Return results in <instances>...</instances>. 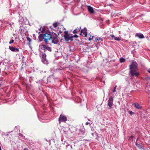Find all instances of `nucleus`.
<instances>
[{
    "label": "nucleus",
    "mask_w": 150,
    "mask_h": 150,
    "mask_svg": "<svg viewBox=\"0 0 150 150\" xmlns=\"http://www.w3.org/2000/svg\"><path fill=\"white\" fill-rule=\"evenodd\" d=\"M117 85L115 86L114 87V88L112 91V92L113 93H114L116 91V89L117 88Z\"/></svg>",
    "instance_id": "22"
},
{
    "label": "nucleus",
    "mask_w": 150,
    "mask_h": 150,
    "mask_svg": "<svg viewBox=\"0 0 150 150\" xmlns=\"http://www.w3.org/2000/svg\"><path fill=\"white\" fill-rule=\"evenodd\" d=\"M58 36L56 35L52 36L51 39H52V42L54 44H57L59 42Z\"/></svg>",
    "instance_id": "3"
},
{
    "label": "nucleus",
    "mask_w": 150,
    "mask_h": 150,
    "mask_svg": "<svg viewBox=\"0 0 150 150\" xmlns=\"http://www.w3.org/2000/svg\"><path fill=\"white\" fill-rule=\"evenodd\" d=\"M18 135L19 136H21V137H24V136H23V134H21V133H19V134H18Z\"/></svg>",
    "instance_id": "29"
},
{
    "label": "nucleus",
    "mask_w": 150,
    "mask_h": 150,
    "mask_svg": "<svg viewBox=\"0 0 150 150\" xmlns=\"http://www.w3.org/2000/svg\"><path fill=\"white\" fill-rule=\"evenodd\" d=\"M138 140V138L137 139V140H136V142H137V141Z\"/></svg>",
    "instance_id": "39"
},
{
    "label": "nucleus",
    "mask_w": 150,
    "mask_h": 150,
    "mask_svg": "<svg viewBox=\"0 0 150 150\" xmlns=\"http://www.w3.org/2000/svg\"><path fill=\"white\" fill-rule=\"evenodd\" d=\"M72 35L71 34V36H70V37L69 38V40H70L71 41H72L73 40V37L72 36Z\"/></svg>",
    "instance_id": "25"
},
{
    "label": "nucleus",
    "mask_w": 150,
    "mask_h": 150,
    "mask_svg": "<svg viewBox=\"0 0 150 150\" xmlns=\"http://www.w3.org/2000/svg\"><path fill=\"white\" fill-rule=\"evenodd\" d=\"M129 114L131 115H133L134 114V113L132 112V111H130L129 112Z\"/></svg>",
    "instance_id": "30"
},
{
    "label": "nucleus",
    "mask_w": 150,
    "mask_h": 150,
    "mask_svg": "<svg viewBox=\"0 0 150 150\" xmlns=\"http://www.w3.org/2000/svg\"><path fill=\"white\" fill-rule=\"evenodd\" d=\"M138 64L136 62L134 61L129 65L130 72L132 76H137L139 73L137 72Z\"/></svg>",
    "instance_id": "1"
},
{
    "label": "nucleus",
    "mask_w": 150,
    "mask_h": 150,
    "mask_svg": "<svg viewBox=\"0 0 150 150\" xmlns=\"http://www.w3.org/2000/svg\"><path fill=\"white\" fill-rule=\"evenodd\" d=\"M98 39V40H101L102 41V39L101 38H99Z\"/></svg>",
    "instance_id": "36"
},
{
    "label": "nucleus",
    "mask_w": 150,
    "mask_h": 150,
    "mask_svg": "<svg viewBox=\"0 0 150 150\" xmlns=\"http://www.w3.org/2000/svg\"><path fill=\"white\" fill-rule=\"evenodd\" d=\"M14 40H13V39L11 40L9 42V43L10 44H12L14 42Z\"/></svg>",
    "instance_id": "24"
},
{
    "label": "nucleus",
    "mask_w": 150,
    "mask_h": 150,
    "mask_svg": "<svg viewBox=\"0 0 150 150\" xmlns=\"http://www.w3.org/2000/svg\"><path fill=\"white\" fill-rule=\"evenodd\" d=\"M46 46L43 44H41L39 46V50H44V52L46 51L45 50Z\"/></svg>",
    "instance_id": "10"
},
{
    "label": "nucleus",
    "mask_w": 150,
    "mask_h": 150,
    "mask_svg": "<svg viewBox=\"0 0 150 150\" xmlns=\"http://www.w3.org/2000/svg\"><path fill=\"white\" fill-rule=\"evenodd\" d=\"M27 40L29 41V42H31V39L29 37L27 38Z\"/></svg>",
    "instance_id": "23"
},
{
    "label": "nucleus",
    "mask_w": 150,
    "mask_h": 150,
    "mask_svg": "<svg viewBox=\"0 0 150 150\" xmlns=\"http://www.w3.org/2000/svg\"><path fill=\"white\" fill-rule=\"evenodd\" d=\"M52 71V70H51L50 71V72H51Z\"/></svg>",
    "instance_id": "42"
},
{
    "label": "nucleus",
    "mask_w": 150,
    "mask_h": 150,
    "mask_svg": "<svg viewBox=\"0 0 150 150\" xmlns=\"http://www.w3.org/2000/svg\"><path fill=\"white\" fill-rule=\"evenodd\" d=\"M93 36H92V38H91L90 37L89 38V40H92L93 39Z\"/></svg>",
    "instance_id": "31"
},
{
    "label": "nucleus",
    "mask_w": 150,
    "mask_h": 150,
    "mask_svg": "<svg viewBox=\"0 0 150 150\" xmlns=\"http://www.w3.org/2000/svg\"><path fill=\"white\" fill-rule=\"evenodd\" d=\"M94 39V41L95 42H97V41L98 40V39L97 38H95Z\"/></svg>",
    "instance_id": "27"
},
{
    "label": "nucleus",
    "mask_w": 150,
    "mask_h": 150,
    "mask_svg": "<svg viewBox=\"0 0 150 150\" xmlns=\"http://www.w3.org/2000/svg\"><path fill=\"white\" fill-rule=\"evenodd\" d=\"M136 145L137 147L141 149L142 148V147L141 145H140L139 144H137V142H135Z\"/></svg>",
    "instance_id": "18"
},
{
    "label": "nucleus",
    "mask_w": 150,
    "mask_h": 150,
    "mask_svg": "<svg viewBox=\"0 0 150 150\" xmlns=\"http://www.w3.org/2000/svg\"><path fill=\"white\" fill-rule=\"evenodd\" d=\"M57 23L55 22L53 24V26L55 28H56L57 26Z\"/></svg>",
    "instance_id": "20"
},
{
    "label": "nucleus",
    "mask_w": 150,
    "mask_h": 150,
    "mask_svg": "<svg viewBox=\"0 0 150 150\" xmlns=\"http://www.w3.org/2000/svg\"><path fill=\"white\" fill-rule=\"evenodd\" d=\"M9 49L12 51L13 52H18L19 51V50L18 48H16L13 46H9Z\"/></svg>",
    "instance_id": "8"
},
{
    "label": "nucleus",
    "mask_w": 150,
    "mask_h": 150,
    "mask_svg": "<svg viewBox=\"0 0 150 150\" xmlns=\"http://www.w3.org/2000/svg\"><path fill=\"white\" fill-rule=\"evenodd\" d=\"M74 38H78V36L77 35H75L73 36H72Z\"/></svg>",
    "instance_id": "28"
},
{
    "label": "nucleus",
    "mask_w": 150,
    "mask_h": 150,
    "mask_svg": "<svg viewBox=\"0 0 150 150\" xmlns=\"http://www.w3.org/2000/svg\"><path fill=\"white\" fill-rule=\"evenodd\" d=\"M87 8L89 12L91 13H94V10L93 8L92 7L88 6H87Z\"/></svg>",
    "instance_id": "12"
},
{
    "label": "nucleus",
    "mask_w": 150,
    "mask_h": 150,
    "mask_svg": "<svg viewBox=\"0 0 150 150\" xmlns=\"http://www.w3.org/2000/svg\"><path fill=\"white\" fill-rule=\"evenodd\" d=\"M134 107L137 109H141L142 108V107L141 105L138 103H134L133 104Z\"/></svg>",
    "instance_id": "9"
},
{
    "label": "nucleus",
    "mask_w": 150,
    "mask_h": 150,
    "mask_svg": "<svg viewBox=\"0 0 150 150\" xmlns=\"http://www.w3.org/2000/svg\"><path fill=\"white\" fill-rule=\"evenodd\" d=\"M67 120V118L66 116L62 115H61L59 117V123L61 122H65Z\"/></svg>",
    "instance_id": "5"
},
{
    "label": "nucleus",
    "mask_w": 150,
    "mask_h": 150,
    "mask_svg": "<svg viewBox=\"0 0 150 150\" xmlns=\"http://www.w3.org/2000/svg\"><path fill=\"white\" fill-rule=\"evenodd\" d=\"M94 134H95L96 135V136H97L98 137V135L97 134L94 133H92V135L93 136V135Z\"/></svg>",
    "instance_id": "32"
},
{
    "label": "nucleus",
    "mask_w": 150,
    "mask_h": 150,
    "mask_svg": "<svg viewBox=\"0 0 150 150\" xmlns=\"http://www.w3.org/2000/svg\"><path fill=\"white\" fill-rule=\"evenodd\" d=\"M38 38L39 40L40 41H41L43 40V39H44V36L43 34H40Z\"/></svg>",
    "instance_id": "14"
},
{
    "label": "nucleus",
    "mask_w": 150,
    "mask_h": 150,
    "mask_svg": "<svg viewBox=\"0 0 150 150\" xmlns=\"http://www.w3.org/2000/svg\"><path fill=\"white\" fill-rule=\"evenodd\" d=\"M46 55L45 54H42V61L44 64H47L48 62L46 58Z\"/></svg>",
    "instance_id": "6"
},
{
    "label": "nucleus",
    "mask_w": 150,
    "mask_h": 150,
    "mask_svg": "<svg viewBox=\"0 0 150 150\" xmlns=\"http://www.w3.org/2000/svg\"><path fill=\"white\" fill-rule=\"evenodd\" d=\"M134 137L133 136H131L130 137H129V141H132Z\"/></svg>",
    "instance_id": "21"
},
{
    "label": "nucleus",
    "mask_w": 150,
    "mask_h": 150,
    "mask_svg": "<svg viewBox=\"0 0 150 150\" xmlns=\"http://www.w3.org/2000/svg\"><path fill=\"white\" fill-rule=\"evenodd\" d=\"M69 51H70V52H72L73 51V50H71V49H70V50H69Z\"/></svg>",
    "instance_id": "35"
},
{
    "label": "nucleus",
    "mask_w": 150,
    "mask_h": 150,
    "mask_svg": "<svg viewBox=\"0 0 150 150\" xmlns=\"http://www.w3.org/2000/svg\"><path fill=\"white\" fill-rule=\"evenodd\" d=\"M45 50H47L50 52H51L52 50L51 47L46 46Z\"/></svg>",
    "instance_id": "17"
},
{
    "label": "nucleus",
    "mask_w": 150,
    "mask_h": 150,
    "mask_svg": "<svg viewBox=\"0 0 150 150\" xmlns=\"http://www.w3.org/2000/svg\"><path fill=\"white\" fill-rule=\"evenodd\" d=\"M64 33H65V35H68L69 34L68 33V32L67 31H65L64 32Z\"/></svg>",
    "instance_id": "26"
},
{
    "label": "nucleus",
    "mask_w": 150,
    "mask_h": 150,
    "mask_svg": "<svg viewBox=\"0 0 150 150\" xmlns=\"http://www.w3.org/2000/svg\"><path fill=\"white\" fill-rule=\"evenodd\" d=\"M44 36V40L45 43H47L48 42V40H50L52 38V36L49 33H46L43 34Z\"/></svg>",
    "instance_id": "2"
},
{
    "label": "nucleus",
    "mask_w": 150,
    "mask_h": 150,
    "mask_svg": "<svg viewBox=\"0 0 150 150\" xmlns=\"http://www.w3.org/2000/svg\"><path fill=\"white\" fill-rule=\"evenodd\" d=\"M125 59L124 58L122 57L120 59V62L121 63L124 62H125Z\"/></svg>",
    "instance_id": "19"
},
{
    "label": "nucleus",
    "mask_w": 150,
    "mask_h": 150,
    "mask_svg": "<svg viewBox=\"0 0 150 150\" xmlns=\"http://www.w3.org/2000/svg\"><path fill=\"white\" fill-rule=\"evenodd\" d=\"M147 71L149 73H150V68L148 69Z\"/></svg>",
    "instance_id": "33"
},
{
    "label": "nucleus",
    "mask_w": 150,
    "mask_h": 150,
    "mask_svg": "<svg viewBox=\"0 0 150 150\" xmlns=\"http://www.w3.org/2000/svg\"><path fill=\"white\" fill-rule=\"evenodd\" d=\"M149 79H150V77H149Z\"/></svg>",
    "instance_id": "43"
},
{
    "label": "nucleus",
    "mask_w": 150,
    "mask_h": 150,
    "mask_svg": "<svg viewBox=\"0 0 150 150\" xmlns=\"http://www.w3.org/2000/svg\"><path fill=\"white\" fill-rule=\"evenodd\" d=\"M135 36L138 37L139 38H144V35L140 33H137L135 35Z\"/></svg>",
    "instance_id": "11"
},
{
    "label": "nucleus",
    "mask_w": 150,
    "mask_h": 150,
    "mask_svg": "<svg viewBox=\"0 0 150 150\" xmlns=\"http://www.w3.org/2000/svg\"><path fill=\"white\" fill-rule=\"evenodd\" d=\"M146 38H147V39L148 40L149 39H148V37H146Z\"/></svg>",
    "instance_id": "41"
},
{
    "label": "nucleus",
    "mask_w": 150,
    "mask_h": 150,
    "mask_svg": "<svg viewBox=\"0 0 150 150\" xmlns=\"http://www.w3.org/2000/svg\"><path fill=\"white\" fill-rule=\"evenodd\" d=\"M24 150H28V149L27 148H25L24 149Z\"/></svg>",
    "instance_id": "37"
},
{
    "label": "nucleus",
    "mask_w": 150,
    "mask_h": 150,
    "mask_svg": "<svg viewBox=\"0 0 150 150\" xmlns=\"http://www.w3.org/2000/svg\"><path fill=\"white\" fill-rule=\"evenodd\" d=\"M113 98L112 96L110 97L108 100V105L109 106V108L111 109L112 106L113 105Z\"/></svg>",
    "instance_id": "4"
},
{
    "label": "nucleus",
    "mask_w": 150,
    "mask_h": 150,
    "mask_svg": "<svg viewBox=\"0 0 150 150\" xmlns=\"http://www.w3.org/2000/svg\"><path fill=\"white\" fill-rule=\"evenodd\" d=\"M89 123L88 122H86V125H88V124H89Z\"/></svg>",
    "instance_id": "34"
},
{
    "label": "nucleus",
    "mask_w": 150,
    "mask_h": 150,
    "mask_svg": "<svg viewBox=\"0 0 150 150\" xmlns=\"http://www.w3.org/2000/svg\"><path fill=\"white\" fill-rule=\"evenodd\" d=\"M80 35L82 36H84V37H87V29L86 28H85L81 30Z\"/></svg>",
    "instance_id": "7"
},
{
    "label": "nucleus",
    "mask_w": 150,
    "mask_h": 150,
    "mask_svg": "<svg viewBox=\"0 0 150 150\" xmlns=\"http://www.w3.org/2000/svg\"><path fill=\"white\" fill-rule=\"evenodd\" d=\"M0 150H1V146L0 145Z\"/></svg>",
    "instance_id": "40"
},
{
    "label": "nucleus",
    "mask_w": 150,
    "mask_h": 150,
    "mask_svg": "<svg viewBox=\"0 0 150 150\" xmlns=\"http://www.w3.org/2000/svg\"><path fill=\"white\" fill-rule=\"evenodd\" d=\"M70 34L68 35H64V38L65 40L66 41H68L69 40V38L70 37Z\"/></svg>",
    "instance_id": "13"
},
{
    "label": "nucleus",
    "mask_w": 150,
    "mask_h": 150,
    "mask_svg": "<svg viewBox=\"0 0 150 150\" xmlns=\"http://www.w3.org/2000/svg\"><path fill=\"white\" fill-rule=\"evenodd\" d=\"M81 27H80L79 28H78V29H75L73 31V33L74 34L77 33L78 32H79L81 30Z\"/></svg>",
    "instance_id": "16"
},
{
    "label": "nucleus",
    "mask_w": 150,
    "mask_h": 150,
    "mask_svg": "<svg viewBox=\"0 0 150 150\" xmlns=\"http://www.w3.org/2000/svg\"><path fill=\"white\" fill-rule=\"evenodd\" d=\"M111 37L112 38V39L113 38H114L115 40L119 41L120 40H121V39L120 38H119V37L117 38V37H115L114 36V35H111Z\"/></svg>",
    "instance_id": "15"
},
{
    "label": "nucleus",
    "mask_w": 150,
    "mask_h": 150,
    "mask_svg": "<svg viewBox=\"0 0 150 150\" xmlns=\"http://www.w3.org/2000/svg\"><path fill=\"white\" fill-rule=\"evenodd\" d=\"M28 44V45H30V42H29Z\"/></svg>",
    "instance_id": "38"
}]
</instances>
